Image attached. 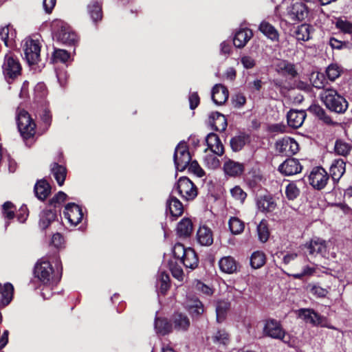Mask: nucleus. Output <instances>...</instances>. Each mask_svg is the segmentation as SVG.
Wrapping results in <instances>:
<instances>
[{
  "label": "nucleus",
  "mask_w": 352,
  "mask_h": 352,
  "mask_svg": "<svg viewBox=\"0 0 352 352\" xmlns=\"http://www.w3.org/2000/svg\"><path fill=\"white\" fill-rule=\"evenodd\" d=\"M220 270L227 274H233L237 271L238 264L235 259L230 256H224L219 261Z\"/></svg>",
  "instance_id": "nucleus-32"
},
{
  "label": "nucleus",
  "mask_w": 352,
  "mask_h": 352,
  "mask_svg": "<svg viewBox=\"0 0 352 352\" xmlns=\"http://www.w3.org/2000/svg\"><path fill=\"white\" fill-rule=\"evenodd\" d=\"M87 12L93 23L96 24L102 19V4L97 1H91L87 5Z\"/></svg>",
  "instance_id": "nucleus-29"
},
{
  "label": "nucleus",
  "mask_w": 352,
  "mask_h": 352,
  "mask_svg": "<svg viewBox=\"0 0 352 352\" xmlns=\"http://www.w3.org/2000/svg\"><path fill=\"white\" fill-rule=\"evenodd\" d=\"M209 123L214 130L220 132L225 131L228 125L226 117L218 112L211 114Z\"/></svg>",
  "instance_id": "nucleus-27"
},
{
  "label": "nucleus",
  "mask_w": 352,
  "mask_h": 352,
  "mask_svg": "<svg viewBox=\"0 0 352 352\" xmlns=\"http://www.w3.org/2000/svg\"><path fill=\"white\" fill-rule=\"evenodd\" d=\"M263 332L265 336L280 340L285 343L289 342V339H287L285 331L283 329L280 322L276 319H267L265 321Z\"/></svg>",
  "instance_id": "nucleus-9"
},
{
  "label": "nucleus",
  "mask_w": 352,
  "mask_h": 352,
  "mask_svg": "<svg viewBox=\"0 0 352 352\" xmlns=\"http://www.w3.org/2000/svg\"><path fill=\"white\" fill-rule=\"evenodd\" d=\"M307 111L317 117L319 120L327 124H333L331 117L327 113L326 111L319 104H313L307 109Z\"/></svg>",
  "instance_id": "nucleus-34"
},
{
  "label": "nucleus",
  "mask_w": 352,
  "mask_h": 352,
  "mask_svg": "<svg viewBox=\"0 0 352 352\" xmlns=\"http://www.w3.org/2000/svg\"><path fill=\"white\" fill-rule=\"evenodd\" d=\"M346 162L342 159L333 160L330 166V174L332 179L338 182L346 170Z\"/></svg>",
  "instance_id": "nucleus-21"
},
{
  "label": "nucleus",
  "mask_w": 352,
  "mask_h": 352,
  "mask_svg": "<svg viewBox=\"0 0 352 352\" xmlns=\"http://www.w3.org/2000/svg\"><path fill=\"white\" fill-rule=\"evenodd\" d=\"M276 146L280 153L287 155L296 154L298 150V144L291 138H283L276 142Z\"/></svg>",
  "instance_id": "nucleus-17"
},
{
  "label": "nucleus",
  "mask_w": 352,
  "mask_h": 352,
  "mask_svg": "<svg viewBox=\"0 0 352 352\" xmlns=\"http://www.w3.org/2000/svg\"><path fill=\"white\" fill-rule=\"evenodd\" d=\"M187 167H188L190 172L194 173L199 177H201L204 175V171L195 160H190Z\"/></svg>",
  "instance_id": "nucleus-60"
},
{
  "label": "nucleus",
  "mask_w": 352,
  "mask_h": 352,
  "mask_svg": "<svg viewBox=\"0 0 352 352\" xmlns=\"http://www.w3.org/2000/svg\"><path fill=\"white\" fill-rule=\"evenodd\" d=\"M186 308L193 317L200 316L204 313V305L197 298L188 300L186 302Z\"/></svg>",
  "instance_id": "nucleus-42"
},
{
  "label": "nucleus",
  "mask_w": 352,
  "mask_h": 352,
  "mask_svg": "<svg viewBox=\"0 0 352 352\" xmlns=\"http://www.w3.org/2000/svg\"><path fill=\"white\" fill-rule=\"evenodd\" d=\"M177 193L186 201L194 199L197 195L196 186L186 177H180L174 186L172 194Z\"/></svg>",
  "instance_id": "nucleus-5"
},
{
  "label": "nucleus",
  "mask_w": 352,
  "mask_h": 352,
  "mask_svg": "<svg viewBox=\"0 0 352 352\" xmlns=\"http://www.w3.org/2000/svg\"><path fill=\"white\" fill-rule=\"evenodd\" d=\"M241 63L245 69H252L256 65L255 60L250 56H243L241 58Z\"/></svg>",
  "instance_id": "nucleus-64"
},
{
  "label": "nucleus",
  "mask_w": 352,
  "mask_h": 352,
  "mask_svg": "<svg viewBox=\"0 0 352 352\" xmlns=\"http://www.w3.org/2000/svg\"><path fill=\"white\" fill-rule=\"evenodd\" d=\"M197 241L202 246H210L213 243V234L211 229L206 226H200L197 232Z\"/></svg>",
  "instance_id": "nucleus-20"
},
{
  "label": "nucleus",
  "mask_w": 352,
  "mask_h": 352,
  "mask_svg": "<svg viewBox=\"0 0 352 352\" xmlns=\"http://www.w3.org/2000/svg\"><path fill=\"white\" fill-rule=\"evenodd\" d=\"M299 194L300 190L295 183L291 182L287 184L285 188V195L289 200H294L298 197Z\"/></svg>",
  "instance_id": "nucleus-51"
},
{
  "label": "nucleus",
  "mask_w": 352,
  "mask_h": 352,
  "mask_svg": "<svg viewBox=\"0 0 352 352\" xmlns=\"http://www.w3.org/2000/svg\"><path fill=\"white\" fill-rule=\"evenodd\" d=\"M56 218V211L52 210H44L40 214L39 227L45 230L53 223Z\"/></svg>",
  "instance_id": "nucleus-36"
},
{
  "label": "nucleus",
  "mask_w": 352,
  "mask_h": 352,
  "mask_svg": "<svg viewBox=\"0 0 352 352\" xmlns=\"http://www.w3.org/2000/svg\"><path fill=\"white\" fill-rule=\"evenodd\" d=\"M223 170L229 176L236 177L242 174L244 166L241 163L228 160L223 164Z\"/></svg>",
  "instance_id": "nucleus-28"
},
{
  "label": "nucleus",
  "mask_w": 352,
  "mask_h": 352,
  "mask_svg": "<svg viewBox=\"0 0 352 352\" xmlns=\"http://www.w3.org/2000/svg\"><path fill=\"white\" fill-rule=\"evenodd\" d=\"M46 86L43 82L38 83L34 87V97L36 100L44 98L47 96Z\"/></svg>",
  "instance_id": "nucleus-58"
},
{
  "label": "nucleus",
  "mask_w": 352,
  "mask_h": 352,
  "mask_svg": "<svg viewBox=\"0 0 352 352\" xmlns=\"http://www.w3.org/2000/svg\"><path fill=\"white\" fill-rule=\"evenodd\" d=\"M186 252H187V248L180 243H176L173 248V254L174 257L177 260V263L179 262L184 256H185Z\"/></svg>",
  "instance_id": "nucleus-55"
},
{
  "label": "nucleus",
  "mask_w": 352,
  "mask_h": 352,
  "mask_svg": "<svg viewBox=\"0 0 352 352\" xmlns=\"http://www.w3.org/2000/svg\"><path fill=\"white\" fill-rule=\"evenodd\" d=\"M50 170L57 184L59 186L63 185L67 176L66 167L56 162H54L50 166Z\"/></svg>",
  "instance_id": "nucleus-33"
},
{
  "label": "nucleus",
  "mask_w": 352,
  "mask_h": 352,
  "mask_svg": "<svg viewBox=\"0 0 352 352\" xmlns=\"http://www.w3.org/2000/svg\"><path fill=\"white\" fill-rule=\"evenodd\" d=\"M228 226L231 232L233 234H239L245 228L244 223L239 218L232 217L230 219Z\"/></svg>",
  "instance_id": "nucleus-47"
},
{
  "label": "nucleus",
  "mask_w": 352,
  "mask_h": 352,
  "mask_svg": "<svg viewBox=\"0 0 352 352\" xmlns=\"http://www.w3.org/2000/svg\"><path fill=\"white\" fill-rule=\"evenodd\" d=\"M154 327L156 333L162 336L169 333L172 330V324L166 318H155Z\"/></svg>",
  "instance_id": "nucleus-39"
},
{
  "label": "nucleus",
  "mask_w": 352,
  "mask_h": 352,
  "mask_svg": "<svg viewBox=\"0 0 352 352\" xmlns=\"http://www.w3.org/2000/svg\"><path fill=\"white\" fill-rule=\"evenodd\" d=\"M1 304L3 306L8 305L12 300L13 297L14 287L13 285L7 283L1 289Z\"/></svg>",
  "instance_id": "nucleus-41"
},
{
  "label": "nucleus",
  "mask_w": 352,
  "mask_h": 352,
  "mask_svg": "<svg viewBox=\"0 0 352 352\" xmlns=\"http://www.w3.org/2000/svg\"><path fill=\"white\" fill-rule=\"evenodd\" d=\"M249 140V136L245 133H240L230 140V146L233 151H241Z\"/></svg>",
  "instance_id": "nucleus-40"
},
{
  "label": "nucleus",
  "mask_w": 352,
  "mask_h": 352,
  "mask_svg": "<svg viewBox=\"0 0 352 352\" xmlns=\"http://www.w3.org/2000/svg\"><path fill=\"white\" fill-rule=\"evenodd\" d=\"M351 148V144L344 140H337L335 142L334 151L338 155L347 156L350 153Z\"/></svg>",
  "instance_id": "nucleus-43"
},
{
  "label": "nucleus",
  "mask_w": 352,
  "mask_h": 352,
  "mask_svg": "<svg viewBox=\"0 0 352 352\" xmlns=\"http://www.w3.org/2000/svg\"><path fill=\"white\" fill-rule=\"evenodd\" d=\"M50 186L45 180L38 181L34 186V192L38 199L44 200L50 192Z\"/></svg>",
  "instance_id": "nucleus-38"
},
{
  "label": "nucleus",
  "mask_w": 352,
  "mask_h": 352,
  "mask_svg": "<svg viewBox=\"0 0 352 352\" xmlns=\"http://www.w3.org/2000/svg\"><path fill=\"white\" fill-rule=\"evenodd\" d=\"M69 54L65 50H55L53 54V58L54 61H60L65 63L69 58Z\"/></svg>",
  "instance_id": "nucleus-57"
},
{
  "label": "nucleus",
  "mask_w": 352,
  "mask_h": 352,
  "mask_svg": "<svg viewBox=\"0 0 352 352\" xmlns=\"http://www.w3.org/2000/svg\"><path fill=\"white\" fill-rule=\"evenodd\" d=\"M298 312L299 317L307 323L314 326H327V318L320 315L312 309H300Z\"/></svg>",
  "instance_id": "nucleus-12"
},
{
  "label": "nucleus",
  "mask_w": 352,
  "mask_h": 352,
  "mask_svg": "<svg viewBox=\"0 0 352 352\" xmlns=\"http://www.w3.org/2000/svg\"><path fill=\"white\" fill-rule=\"evenodd\" d=\"M310 288V292L316 298H324L328 294L327 289L323 288L318 285L309 284L308 286Z\"/></svg>",
  "instance_id": "nucleus-54"
},
{
  "label": "nucleus",
  "mask_w": 352,
  "mask_h": 352,
  "mask_svg": "<svg viewBox=\"0 0 352 352\" xmlns=\"http://www.w3.org/2000/svg\"><path fill=\"white\" fill-rule=\"evenodd\" d=\"M229 308V303L226 301H218L216 306L217 320L221 322L223 320L226 311Z\"/></svg>",
  "instance_id": "nucleus-50"
},
{
  "label": "nucleus",
  "mask_w": 352,
  "mask_h": 352,
  "mask_svg": "<svg viewBox=\"0 0 352 352\" xmlns=\"http://www.w3.org/2000/svg\"><path fill=\"white\" fill-rule=\"evenodd\" d=\"M258 30L268 39L273 42L279 41V33L274 25L268 21L263 20L258 26Z\"/></svg>",
  "instance_id": "nucleus-24"
},
{
  "label": "nucleus",
  "mask_w": 352,
  "mask_h": 352,
  "mask_svg": "<svg viewBox=\"0 0 352 352\" xmlns=\"http://www.w3.org/2000/svg\"><path fill=\"white\" fill-rule=\"evenodd\" d=\"M23 48L25 58L29 65L37 63L40 57L41 47L38 41L26 38L23 41Z\"/></svg>",
  "instance_id": "nucleus-10"
},
{
  "label": "nucleus",
  "mask_w": 352,
  "mask_h": 352,
  "mask_svg": "<svg viewBox=\"0 0 352 352\" xmlns=\"http://www.w3.org/2000/svg\"><path fill=\"white\" fill-rule=\"evenodd\" d=\"M253 36L252 31L249 28L237 30L233 38V44L237 48L244 47Z\"/></svg>",
  "instance_id": "nucleus-19"
},
{
  "label": "nucleus",
  "mask_w": 352,
  "mask_h": 352,
  "mask_svg": "<svg viewBox=\"0 0 352 352\" xmlns=\"http://www.w3.org/2000/svg\"><path fill=\"white\" fill-rule=\"evenodd\" d=\"M280 6L284 14L293 21H300L307 16V7L301 0H283Z\"/></svg>",
  "instance_id": "nucleus-3"
},
{
  "label": "nucleus",
  "mask_w": 352,
  "mask_h": 352,
  "mask_svg": "<svg viewBox=\"0 0 352 352\" xmlns=\"http://www.w3.org/2000/svg\"><path fill=\"white\" fill-rule=\"evenodd\" d=\"M275 69L280 75L291 79L295 78L298 76L295 64L287 60H279L275 65Z\"/></svg>",
  "instance_id": "nucleus-15"
},
{
  "label": "nucleus",
  "mask_w": 352,
  "mask_h": 352,
  "mask_svg": "<svg viewBox=\"0 0 352 352\" xmlns=\"http://www.w3.org/2000/svg\"><path fill=\"white\" fill-rule=\"evenodd\" d=\"M311 27L308 24H302L294 32L297 40L307 41L310 38V30Z\"/></svg>",
  "instance_id": "nucleus-44"
},
{
  "label": "nucleus",
  "mask_w": 352,
  "mask_h": 352,
  "mask_svg": "<svg viewBox=\"0 0 352 352\" xmlns=\"http://www.w3.org/2000/svg\"><path fill=\"white\" fill-rule=\"evenodd\" d=\"M179 263L183 264L186 268L194 270L198 266L199 260L195 250L188 248L185 256Z\"/></svg>",
  "instance_id": "nucleus-31"
},
{
  "label": "nucleus",
  "mask_w": 352,
  "mask_h": 352,
  "mask_svg": "<svg viewBox=\"0 0 352 352\" xmlns=\"http://www.w3.org/2000/svg\"><path fill=\"white\" fill-rule=\"evenodd\" d=\"M212 341L216 344L226 345L228 341V334L224 330H219L212 336Z\"/></svg>",
  "instance_id": "nucleus-56"
},
{
  "label": "nucleus",
  "mask_w": 352,
  "mask_h": 352,
  "mask_svg": "<svg viewBox=\"0 0 352 352\" xmlns=\"http://www.w3.org/2000/svg\"><path fill=\"white\" fill-rule=\"evenodd\" d=\"M172 194L166 201V212L169 211L174 217L181 216L184 212V207L181 201Z\"/></svg>",
  "instance_id": "nucleus-25"
},
{
  "label": "nucleus",
  "mask_w": 352,
  "mask_h": 352,
  "mask_svg": "<svg viewBox=\"0 0 352 352\" xmlns=\"http://www.w3.org/2000/svg\"><path fill=\"white\" fill-rule=\"evenodd\" d=\"M206 141L208 148H210L213 153L219 156L223 154V146L217 135L214 133H209L206 138Z\"/></svg>",
  "instance_id": "nucleus-23"
},
{
  "label": "nucleus",
  "mask_w": 352,
  "mask_h": 352,
  "mask_svg": "<svg viewBox=\"0 0 352 352\" xmlns=\"http://www.w3.org/2000/svg\"><path fill=\"white\" fill-rule=\"evenodd\" d=\"M192 232V223L188 218L182 219L177 224V233L181 237H188Z\"/></svg>",
  "instance_id": "nucleus-37"
},
{
  "label": "nucleus",
  "mask_w": 352,
  "mask_h": 352,
  "mask_svg": "<svg viewBox=\"0 0 352 352\" xmlns=\"http://www.w3.org/2000/svg\"><path fill=\"white\" fill-rule=\"evenodd\" d=\"M66 198L67 195L65 192L60 191L50 200V204L54 207H56L57 205L63 203Z\"/></svg>",
  "instance_id": "nucleus-62"
},
{
  "label": "nucleus",
  "mask_w": 352,
  "mask_h": 352,
  "mask_svg": "<svg viewBox=\"0 0 352 352\" xmlns=\"http://www.w3.org/2000/svg\"><path fill=\"white\" fill-rule=\"evenodd\" d=\"M173 160L177 170L183 171L187 168L191 160V155L186 142H180L177 144L175 149Z\"/></svg>",
  "instance_id": "nucleus-8"
},
{
  "label": "nucleus",
  "mask_w": 352,
  "mask_h": 352,
  "mask_svg": "<svg viewBox=\"0 0 352 352\" xmlns=\"http://www.w3.org/2000/svg\"><path fill=\"white\" fill-rule=\"evenodd\" d=\"M229 92L228 89L221 84L215 85L212 89V100L217 105L223 104L228 100Z\"/></svg>",
  "instance_id": "nucleus-18"
},
{
  "label": "nucleus",
  "mask_w": 352,
  "mask_h": 352,
  "mask_svg": "<svg viewBox=\"0 0 352 352\" xmlns=\"http://www.w3.org/2000/svg\"><path fill=\"white\" fill-rule=\"evenodd\" d=\"M54 38L67 45H74L78 41L76 34L70 26L63 21H56L53 24Z\"/></svg>",
  "instance_id": "nucleus-4"
},
{
  "label": "nucleus",
  "mask_w": 352,
  "mask_h": 352,
  "mask_svg": "<svg viewBox=\"0 0 352 352\" xmlns=\"http://www.w3.org/2000/svg\"><path fill=\"white\" fill-rule=\"evenodd\" d=\"M311 81L313 86L317 89H322L324 87L325 79L321 73H313L311 76Z\"/></svg>",
  "instance_id": "nucleus-52"
},
{
  "label": "nucleus",
  "mask_w": 352,
  "mask_h": 352,
  "mask_svg": "<svg viewBox=\"0 0 352 352\" xmlns=\"http://www.w3.org/2000/svg\"><path fill=\"white\" fill-rule=\"evenodd\" d=\"M41 119L44 123L46 128H48L52 122V114L50 111L47 108H45L41 114Z\"/></svg>",
  "instance_id": "nucleus-63"
},
{
  "label": "nucleus",
  "mask_w": 352,
  "mask_h": 352,
  "mask_svg": "<svg viewBox=\"0 0 352 352\" xmlns=\"http://www.w3.org/2000/svg\"><path fill=\"white\" fill-rule=\"evenodd\" d=\"M3 213L5 217L8 220L12 219L14 217V205L10 201H6L5 202L3 206Z\"/></svg>",
  "instance_id": "nucleus-59"
},
{
  "label": "nucleus",
  "mask_w": 352,
  "mask_h": 352,
  "mask_svg": "<svg viewBox=\"0 0 352 352\" xmlns=\"http://www.w3.org/2000/svg\"><path fill=\"white\" fill-rule=\"evenodd\" d=\"M173 322L175 329L182 331H187L190 324L188 317L182 313H177L173 315Z\"/></svg>",
  "instance_id": "nucleus-35"
},
{
  "label": "nucleus",
  "mask_w": 352,
  "mask_h": 352,
  "mask_svg": "<svg viewBox=\"0 0 352 352\" xmlns=\"http://www.w3.org/2000/svg\"><path fill=\"white\" fill-rule=\"evenodd\" d=\"M64 215L71 225L74 226L78 224L83 217L82 208L74 203H69L66 205Z\"/></svg>",
  "instance_id": "nucleus-13"
},
{
  "label": "nucleus",
  "mask_w": 352,
  "mask_h": 352,
  "mask_svg": "<svg viewBox=\"0 0 352 352\" xmlns=\"http://www.w3.org/2000/svg\"><path fill=\"white\" fill-rule=\"evenodd\" d=\"M306 118L304 111L290 110L287 115V123L292 128H299L302 126Z\"/></svg>",
  "instance_id": "nucleus-22"
},
{
  "label": "nucleus",
  "mask_w": 352,
  "mask_h": 352,
  "mask_svg": "<svg viewBox=\"0 0 352 352\" xmlns=\"http://www.w3.org/2000/svg\"><path fill=\"white\" fill-rule=\"evenodd\" d=\"M232 197L239 201L240 203H243L247 197V193L239 186H236L230 190Z\"/></svg>",
  "instance_id": "nucleus-53"
},
{
  "label": "nucleus",
  "mask_w": 352,
  "mask_h": 352,
  "mask_svg": "<svg viewBox=\"0 0 352 352\" xmlns=\"http://www.w3.org/2000/svg\"><path fill=\"white\" fill-rule=\"evenodd\" d=\"M18 129L24 139H28L35 134L36 124L30 114L25 110H20L16 116Z\"/></svg>",
  "instance_id": "nucleus-6"
},
{
  "label": "nucleus",
  "mask_w": 352,
  "mask_h": 352,
  "mask_svg": "<svg viewBox=\"0 0 352 352\" xmlns=\"http://www.w3.org/2000/svg\"><path fill=\"white\" fill-rule=\"evenodd\" d=\"M258 240L261 243H265L270 237L268 223L265 219H263L256 227Z\"/></svg>",
  "instance_id": "nucleus-45"
},
{
  "label": "nucleus",
  "mask_w": 352,
  "mask_h": 352,
  "mask_svg": "<svg viewBox=\"0 0 352 352\" xmlns=\"http://www.w3.org/2000/svg\"><path fill=\"white\" fill-rule=\"evenodd\" d=\"M278 170L285 175H293L302 170V166L298 160L289 158L279 166Z\"/></svg>",
  "instance_id": "nucleus-16"
},
{
  "label": "nucleus",
  "mask_w": 352,
  "mask_h": 352,
  "mask_svg": "<svg viewBox=\"0 0 352 352\" xmlns=\"http://www.w3.org/2000/svg\"><path fill=\"white\" fill-rule=\"evenodd\" d=\"M14 34L13 32H10L9 25H6L0 29V38L7 47L12 45L14 41Z\"/></svg>",
  "instance_id": "nucleus-49"
},
{
  "label": "nucleus",
  "mask_w": 352,
  "mask_h": 352,
  "mask_svg": "<svg viewBox=\"0 0 352 352\" xmlns=\"http://www.w3.org/2000/svg\"><path fill=\"white\" fill-rule=\"evenodd\" d=\"M265 263V255L263 252L256 251L252 254L250 265L254 269H258Z\"/></svg>",
  "instance_id": "nucleus-46"
},
{
  "label": "nucleus",
  "mask_w": 352,
  "mask_h": 352,
  "mask_svg": "<svg viewBox=\"0 0 352 352\" xmlns=\"http://www.w3.org/2000/svg\"><path fill=\"white\" fill-rule=\"evenodd\" d=\"M310 255L319 254L325 257L327 254L326 241L320 238H313L309 243L305 245Z\"/></svg>",
  "instance_id": "nucleus-14"
},
{
  "label": "nucleus",
  "mask_w": 352,
  "mask_h": 352,
  "mask_svg": "<svg viewBox=\"0 0 352 352\" xmlns=\"http://www.w3.org/2000/svg\"><path fill=\"white\" fill-rule=\"evenodd\" d=\"M336 27L344 33L352 34V23L345 20H338Z\"/></svg>",
  "instance_id": "nucleus-61"
},
{
  "label": "nucleus",
  "mask_w": 352,
  "mask_h": 352,
  "mask_svg": "<svg viewBox=\"0 0 352 352\" xmlns=\"http://www.w3.org/2000/svg\"><path fill=\"white\" fill-rule=\"evenodd\" d=\"M342 67L337 63L330 64L326 69V74L331 81H334L342 73Z\"/></svg>",
  "instance_id": "nucleus-48"
},
{
  "label": "nucleus",
  "mask_w": 352,
  "mask_h": 352,
  "mask_svg": "<svg viewBox=\"0 0 352 352\" xmlns=\"http://www.w3.org/2000/svg\"><path fill=\"white\" fill-rule=\"evenodd\" d=\"M34 275L46 289L51 287L60 280L63 266L60 257L57 255L49 258H42L34 267Z\"/></svg>",
  "instance_id": "nucleus-1"
},
{
  "label": "nucleus",
  "mask_w": 352,
  "mask_h": 352,
  "mask_svg": "<svg viewBox=\"0 0 352 352\" xmlns=\"http://www.w3.org/2000/svg\"><path fill=\"white\" fill-rule=\"evenodd\" d=\"M256 206L259 211L267 213L273 212L276 208V204L270 196H261L256 199Z\"/></svg>",
  "instance_id": "nucleus-26"
},
{
  "label": "nucleus",
  "mask_w": 352,
  "mask_h": 352,
  "mask_svg": "<svg viewBox=\"0 0 352 352\" xmlns=\"http://www.w3.org/2000/svg\"><path fill=\"white\" fill-rule=\"evenodd\" d=\"M155 287L160 294L165 295L170 287L169 275L164 271H159L157 278Z\"/></svg>",
  "instance_id": "nucleus-30"
},
{
  "label": "nucleus",
  "mask_w": 352,
  "mask_h": 352,
  "mask_svg": "<svg viewBox=\"0 0 352 352\" xmlns=\"http://www.w3.org/2000/svg\"><path fill=\"white\" fill-rule=\"evenodd\" d=\"M310 184L317 190L323 189L329 179L327 172L320 166L316 167L311 170L309 177Z\"/></svg>",
  "instance_id": "nucleus-11"
},
{
  "label": "nucleus",
  "mask_w": 352,
  "mask_h": 352,
  "mask_svg": "<svg viewBox=\"0 0 352 352\" xmlns=\"http://www.w3.org/2000/svg\"><path fill=\"white\" fill-rule=\"evenodd\" d=\"M322 102L331 111L344 113L348 109L349 103L346 98L334 89H325L320 94Z\"/></svg>",
  "instance_id": "nucleus-2"
},
{
  "label": "nucleus",
  "mask_w": 352,
  "mask_h": 352,
  "mask_svg": "<svg viewBox=\"0 0 352 352\" xmlns=\"http://www.w3.org/2000/svg\"><path fill=\"white\" fill-rule=\"evenodd\" d=\"M2 69L5 78L8 83H11L12 80L20 76L21 72V66L18 59L10 54L5 56Z\"/></svg>",
  "instance_id": "nucleus-7"
}]
</instances>
